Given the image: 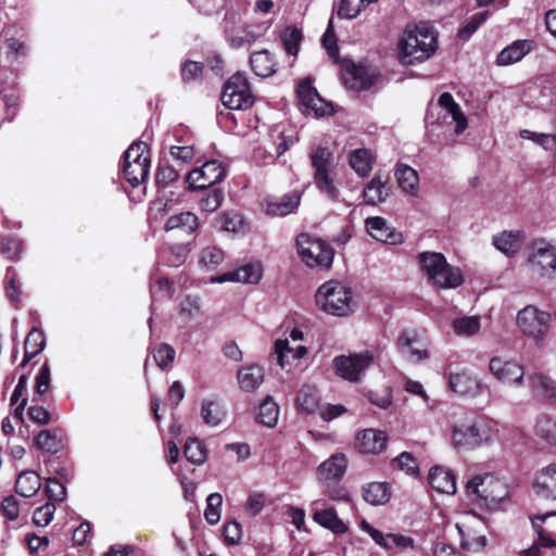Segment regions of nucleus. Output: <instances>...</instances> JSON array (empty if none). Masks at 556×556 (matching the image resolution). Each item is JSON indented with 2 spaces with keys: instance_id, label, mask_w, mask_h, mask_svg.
I'll use <instances>...</instances> for the list:
<instances>
[{
  "instance_id": "obj_5",
  "label": "nucleus",
  "mask_w": 556,
  "mask_h": 556,
  "mask_svg": "<svg viewBox=\"0 0 556 556\" xmlns=\"http://www.w3.org/2000/svg\"><path fill=\"white\" fill-rule=\"evenodd\" d=\"M301 260L311 268L329 269L333 262L334 252L325 241L308 233H300L295 240Z\"/></svg>"
},
{
  "instance_id": "obj_32",
  "label": "nucleus",
  "mask_w": 556,
  "mask_h": 556,
  "mask_svg": "<svg viewBox=\"0 0 556 556\" xmlns=\"http://www.w3.org/2000/svg\"><path fill=\"white\" fill-rule=\"evenodd\" d=\"M362 495L370 505H384L391 497V488L388 482H370L362 488Z\"/></svg>"
},
{
  "instance_id": "obj_38",
  "label": "nucleus",
  "mask_w": 556,
  "mask_h": 556,
  "mask_svg": "<svg viewBox=\"0 0 556 556\" xmlns=\"http://www.w3.org/2000/svg\"><path fill=\"white\" fill-rule=\"evenodd\" d=\"M320 396L314 386H303L296 394L295 404L298 410L304 414H312L318 407Z\"/></svg>"
},
{
  "instance_id": "obj_4",
  "label": "nucleus",
  "mask_w": 556,
  "mask_h": 556,
  "mask_svg": "<svg viewBox=\"0 0 556 556\" xmlns=\"http://www.w3.org/2000/svg\"><path fill=\"white\" fill-rule=\"evenodd\" d=\"M497 432V424L486 417H479L471 425H455L452 443L457 448L471 450L488 443Z\"/></svg>"
},
{
  "instance_id": "obj_9",
  "label": "nucleus",
  "mask_w": 556,
  "mask_h": 556,
  "mask_svg": "<svg viewBox=\"0 0 556 556\" xmlns=\"http://www.w3.org/2000/svg\"><path fill=\"white\" fill-rule=\"evenodd\" d=\"M220 98L223 104L230 110H248L254 103L248 78L240 72L228 78Z\"/></svg>"
},
{
  "instance_id": "obj_30",
  "label": "nucleus",
  "mask_w": 556,
  "mask_h": 556,
  "mask_svg": "<svg viewBox=\"0 0 556 556\" xmlns=\"http://www.w3.org/2000/svg\"><path fill=\"white\" fill-rule=\"evenodd\" d=\"M199 226L198 216L192 212L186 211L169 216L164 224V230L168 232L179 229L187 235H191Z\"/></svg>"
},
{
  "instance_id": "obj_44",
  "label": "nucleus",
  "mask_w": 556,
  "mask_h": 556,
  "mask_svg": "<svg viewBox=\"0 0 556 556\" xmlns=\"http://www.w3.org/2000/svg\"><path fill=\"white\" fill-rule=\"evenodd\" d=\"M201 416L205 425L215 427L218 426L225 417L219 403L215 401L205 400L202 402Z\"/></svg>"
},
{
  "instance_id": "obj_46",
  "label": "nucleus",
  "mask_w": 556,
  "mask_h": 556,
  "mask_svg": "<svg viewBox=\"0 0 556 556\" xmlns=\"http://www.w3.org/2000/svg\"><path fill=\"white\" fill-rule=\"evenodd\" d=\"M204 190L205 193L200 199V208L204 212L213 213L222 205L224 191L219 187H211Z\"/></svg>"
},
{
  "instance_id": "obj_27",
  "label": "nucleus",
  "mask_w": 556,
  "mask_h": 556,
  "mask_svg": "<svg viewBox=\"0 0 556 556\" xmlns=\"http://www.w3.org/2000/svg\"><path fill=\"white\" fill-rule=\"evenodd\" d=\"M296 94L303 106L308 110H313L318 116H323L325 114L319 106V104L323 103V99L318 94L316 88L313 87L309 78H305L298 85Z\"/></svg>"
},
{
  "instance_id": "obj_18",
  "label": "nucleus",
  "mask_w": 556,
  "mask_h": 556,
  "mask_svg": "<svg viewBox=\"0 0 556 556\" xmlns=\"http://www.w3.org/2000/svg\"><path fill=\"white\" fill-rule=\"evenodd\" d=\"M388 442V435L384 431L377 429H364L355 437V448L361 454L377 455L381 453Z\"/></svg>"
},
{
  "instance_id": "obj_24",
  "label": "nucleus",
  "mask_w": 556,
  "mask_h": 556,
  "mask_svg": "<svg viewBox=\"0 0 556 556\" xmlns=\"http://www.w3.org/2000/svg\"><path fill=\"white\" fill-rule=\"evenodd\" d=\"M428 480L430 485L440 493L454 494L456 492V476L447 468L432 467Z\"/></svg>"
},
{
  "instance_id": "obj_15",
  "label": "nucleus",
  "mask_w": 556,
  "mask_h": 556,
  "mask_svg": "<svg viewBox=\"0 0 556 556\" xmlns=\"http://www.w3.org/2000/svg\"><path fill=\"white\" fill-rule=\"evenodd\" d=\"M450 389L460 395L467 397H476L481 393V380L470 370L464 368L457 372L448 374Z\"/></svg>"
},
{
  "instance_id": "obj_54",
  "label": "nucleus",
  "mask_w": 556,
  "mask_h": 556,
  "mask_svg": "<svg viewBox=\"0 0 556 556\" xmlns=\"http://www.w3.org/2000/svg\"><path fill=\"white\" fill-rule=\"evenodd\" d=\"M323 47L326 49L329 58L337 63L339 60V47L333 27V18L330 17L327 28L321 37Z\"/></svg>"
},
{
  "instance_id": "obj_33",
  "label": "nucleus",
  "mask_w": 556,
  "mask_h": 556,
  "mask_svg": "<svg viewBox=\"0 0 556 556\" xmlns=\"http://www.w3.org/2000/svg\"><path fill=\"white\" fill-rule=\"evenodd\" d=\"M523 236L520 231H503L493 236V245L507 256H513L521 247Z\"/></svg>"
},
{
  "instance_id": "obj_41",
  "label": "nucleus",
  "mask_w": 556,
  "mask_h": 556,
  "mask_svg": "<svg viewBox=\"0 0 556 556\" xmlns=\"http://www.w3.org/2000/svg\"><path fill=\"white\" fill-rule=\"evenodd\" d=\"M372 162V155L368 149L361 148L350 153L349 163L361 177H366L371 172Z\"/></svg>"
},
{
  "instance_id": "obj_40",
  "label": "nucleus",
  "mask_w": 556,
  "mask_h": 556,
  "mask_svg": "<svg viewBox=\"0 0 556 556\" xmlns=\"http://www.w3.org/2000/svg\"><path fill=\"white\" fill-rule=\"evenodd\" d=\"M150 165L147 163H123L122 166V174L123 178L131 186V187H138L146 182Z\"/></svg>"
},
{
  "instance_id": "obj_34",
  "label": "nucleus",
  "mask_w": 556,
  "mask_h": 556,
  "mask_svg": "<svg viewBox=\"0 0 556 556\" xmlns=\"http://www.w3.org/2000/svg\"><path fill=\"white\" fill-rule=\"evenodd\" d=\"M250 65L254 74L260 77H269L276 73V62L265 49L251 54Z\"/></svg>"
},
{
  "instance_id": "obj_43",
  "label": "nucleus",
  "mask_w": 556,
  "mask_h": 556,
  "mask_svg": "<svg viewBox=\"0 0 556 556\" xmlns=\"http://www.w3.org/2000/svg\"><path fill=\"white\" fill-rule=\"evenodd\" d=\"M279 416V406L271 396H266L260 404L257 420L266 427L276 426Z\"/></svg>"
},
{
  "instance_id": "obj_21",
  "label": "nucleus",
  "mask_w": 556,
  "mask_h": 556,
  "mask_svg": "<svg viewBox=\"0 0 556 556\" xmlns=\"http://www.w3.org/2000/svg\"><path fill=\"white\" fill-rule=\"evenodd\" d=\"M366 227L368 233L377 241L392 245L402 243L403 241L402 233L389 226L383 217H368L366 219Z\"/></svg>"
},
{
  "instance_id": "obj_7",
  "label": "nucleus",
  "mask_w": 556,
  "mask_h": 556,
  "mask_svg": "<svg viewBox=\"0 0 556 556\" xmlns=\"http://www.w3.org/2000/svg\"><path fill=\"white\" fill-rule=\"evenodd\" d=\"M375 354L370 350L349 355H337L332 359V368L338 377L349 382H358L367 369L374 364Z\"/></svg>"
},
{
  "instance_id": "obj_57",
  "label": "nucleus",
  "mask_w": 556,
  "mask_h": 556,
  "mask_svg": "<svg viewBox=\"0 0 556 556\" xmlns=\"http://www.w3.org/2000/svg\"><path fill=\"white\" fill-rule=\"evenodd\" d=\"M392 466L405 471L412 477H417L419 473L418 463L416 458L408 452H403L397 457L392 459Z\"/></svg>"
},
{
  "instance_id": "obj_53",
  "label": "nucleus",
  "mask_w": 556,
  "mask_h": 556,
  "mask_svg": "<svg viewBox=\"0 0 556 556\" xmlns=\"http://www.w3.org/2000/svg\"><path fill=\"white\" fill-rule=\"evenodd\" d=\"M184 455L190 463L200 465L206 459V450L200 440L189 439L185 443Z\"/></svg>"
},
{
  "instance_id": "obj_63",
  "label": "nucleus",
  "mask_w": 556,
  "mask_h": 556,
  "mask_svg": "<svg viewBox=\"0 0 556 556\" xmlns=\"http://www.w3.org/2000/svg\"><path fill=\"white\" fill-rule=\"evenodd\" d=\"M359 528L366 532L380 547L384 549L392 548V544L389 542V534L384 535L381 531L374 528L367 520H362Z\"/></svg>"
},
{
  "instance_id": "obj_52",
  "label": "nucleus",
  "mask_w": 556,
  "mask_h": 556,
  "mask_svg": "<svg viewBox=\"0 0 556 556\" xmlns=\"http://www.w3.org/2000/svg\"><path fill=\"white\" fill-rule=\"evenodd\" d=\"M535 433L547 443L556 445V420L543 415L536 420Z\"/></svg>"
},
{
  "instance_id": "obj_17",
  "label": "nucleus",
  "mask_w": 556,
  "mask_h": 556,
  "mask_svg": "<svg viewBox=\"0 0 556 556\" xmlns=\"http://www.w3.org/2000/svg\"><path fill=\"white\" fill-rule=\"evenodd\" d=\"M346 468V456L343 453H336L317 467L316 475L321 483L329 485L339 483L344 477Z\"/></svg>"
},
{
  "instance_id": "obj_2",
  "label": "nucleus",
  "mask_w": 556,
  "mask_h": 556,
  "mask_svg": "<svg viewBox=\"0 0 556 556\" xmlns=\"http://www.w3.org/2000/svg\"><path fill=\"white\" fill-rule=\"evenodd\" d=\"M468 498L480 508L497 509L509 495L508 486L491 473L472 477L466 484Z\"/></svg>"
},
{
  "instance_id": "obj_64",
  "label": "nucleus",
  "mask_w": 556,
  "mask_h": 556,
  "mask_svg": "<svg viewBox=\"0 0 556 556\" xmlns=\"http://www.w3.org/2000/svg\"><path fill=\"white\" fill-rule=\"evenodd\" d=\"M46 346V338L42 330L33 328L26 336L24 350H33L37 353L43 351Z\"/></svg>"
},
{
  "instance_id": "obj_49",
  "label": "nucleus",
  "mask_w": 556,
  "mask_h": 556,
  "mask_svg": "<svg viewBox=\"0 0 556 556\" xmlns=\"http://www.w3.org/2000/svg\"><path fill=\"white\" fill-rule=\"evenodd\" d=\"M224 251L216 245H208L201 251L200 264L207 270L216 269L224 261Z\"/></svg>"
},
{
  "instance_id": "obj_61",
  "label": "nucleus",
  "mask_w": 556,
  "mask_h": 556,
  "mask_svg": "<svg viewBox=\"0 0 556 556\" xmlns=\"http://www.w3.org/2000/svg\"><path fill=\"white\" fill-rule=\"evenodd\" d=\"M178 170L170 165L160 164L155 175V181L159 188H166L169 184L177 180Z\"/></svg>"
},
{
  "instance_id": "obj_60",
  "label": "nucleus",
  "mask_w": 556,
  "mask_h": 556,
  "mask_svg": "<svg viewBox=\"0 0 556 556\" xmlns=\"http://www.w3.org/2000/svg\"><path fill=\"white\" fill-rule=\"evenodd\" d=\"M204 64L202 62H195L186 60L180 65V75L184 83L197 80L202 76Z\"/></svg>"
},
{
  "instance_id": "obj_26",
  "label": "nucleus",
  "mask_w": 556,
  "mask_h": 556,
  "mask_svg": "<svg viewBox=\"0 0 556 556\" xmlns=\"http://www.w3.org/2000/svg\"><path fill=\"white\" fill-rule=\"evenodd\" d=\"M270 26L271 23L268 21L248 25L243 28V35H236L229 38V45L235 49L250 46L254 43L258 38L263 37L270 28Z\"/></svg>"
},
{
  "instance_id": "obj_1",
  "label": "nucleus",
  "mask_w": 556,
  "mask_h": 556,
  "mask_svg": "<svg viewBox=\"0 0 556 556\" xmlns=\"http://www.w3.org/2000/svg\"><path fill=\"white\" fill-rule=\"evenodd\" d=\"M438 48V36L426 22L407 27L399 41L400 60L404 64H415L428 60Z\"/></svg>"
},
{
  "instance_id": "obj_19",
  "label": "nucleus",
  "mask_w": 556,
  "mask_h": 556,
  "mask_svg": "<svg viewBox=\"0 0 556 556\" xmlns=\"http://www.w3.org/2000/svg\"><path fill=\"white\" fill-rule=\"evenodd\" d=\"M263 269L260 263H249L233 270L224 273L212 278V282L223 283L226 281L257 283L262 278Z\"/></svg>"
},
{
  "instance_id": "obj_8",
  "label": "nucleus",
  "mask_w": 556,
  "mask_h": 556,
  "mask_svg": "<svg viewBox=\"0 0 556 556\" xmlns=\"http://www.w3.org/2000/svg\"><path fill=\"white\" fill-rule=\"evenodd\" d=\"M309 157L314 168V182L317 189L331 200H336L339 195V190L334 186L332 176V152L327 148L317 147Z\"/></svg>"
},
{
  "instance_id": "obj_37",
  "label": "nucleus",
  "mask_w": 556,
  "mask_h": 556,
  "mask_svg": "<svg viewBox=\"0 0 556 556\" xmlns=\"http://www.w3.org/2000/svg\"><path fill=\"white\" fill-rule=\"evenodd\" d=\"M395 178L399 187L406 193L416 194L418 191L419 177L416 169L409 165L400 163L395 168Z\"/></svg>"
},
{
  "instance_id": "obj_39",
  "label": "nucleus",
  "mask_w": 556,
  "mask_h": 556,
  "mask_svg": "<svg viewBox=\"0 0 556 556\" xmlns=\"http://www.w3.org/2000/svg\"><path fill=\"white\" fill-rule=\"evenodd\" d=\"M35 445L45 453L55 454L63 447L62 435L58 430H41L35 438Z\"/></svg>"
},
{
  "instance_id": "obj_6",
  "label": "nucleus",
  "mask_w": 556,
  "mask_h": 556,
  "mask_svg": "<svg viewBox=\"0 0 556 556\" xmlns=\"http://www.w3.org/2000/svg\"><path fill=\"white\" fill-rule=\"evenodd\" d=\"M351 290L337 281H327L316 293V302L321 309L334 316H344L351 312Z\"/></svg>"
},
{
  "instance_id": "obj_55",
  "label": "nucleus",
  "mask_w": 556,
  "mask_h": 556,
  "mask_svg": "<svg viewBox=\"0 0 556 556\" xmlns=\"http://www.w3.org/2000/svg\"><path fill=\"white\" fill-rule=\"evenodd\" d=\"M223 497L219 493H211L206 497V507L204 510V518L207 523L216 525L220 519V507Z\"/></svg>"
},
{
  "instance_id": "obj_20",
  "label": "nucleus",
  "mask_w": 556,
  "mask_h": 556,
  "mask_svg": "<svg viewBox=\"0 0 556 556\" xmlns=\"http://www.w3.org/2000/svg\"><path fill=\"white\" fill-rule=\"evenodd\" d=\"M535 48V42L531 39H517L505 47L496 56L495 63L498 66H507L521 61L527 54Z\"/></svg>"
},
{
  "instance_id": "obj_11",
  "label": "nucleus",
  "mask_w": 556,
  "mask_h": 556,
  "mask_svg": "<svg viewBox=\"0 0 556 556\" xmlns=\"http://www.w3.org/2000/svg\"><path fill=\"white\" fill-rule=\"evenodd\" d=\"M227 175V169L217 160L206 161L202 166L188 173L187 182L190 189L204 190L219 184Z\"/></svg>"
},
{
  "instance_id": "obj_29",
  "label": "nucleus",
  "mask_w": 556,
  "mask_h": 556,
  "mask_svg": "<svg viewBox=\"0 0 556 556\" xmlns=\"http://www.w3.org/2000/svg\"><path fill=\"white\" fill-rule=\"evenodd\" d=\"M238 383L245 392L255 391L264 381V369L258 365H247L238 370Z\"/></svg>"
},
{
  "instance_id": "obj_50",
  "label": "nucleus",
  "mask_w": 556,
  "mask_h": 556,
  "mask_svg": "<svg viewBox=\"0 0 556 556\" xmlns=\"http://www.w3.org/2000/svg\"><path fill=\"white\" fill-rule=\"evenodd\" d=\"M5 293L9 300L17 306L21 301V282L13 267H8L4 277Z\"/></svg>"
},
{
  "instance_id": "obj_13",
  "label": "nucleus",
  "mask_w": 556,
  "mask_h": 556,
  "mask_svg": "<svg viewBox=\"0 0 556 556\" xmlns=\"http://www.w3.org/2000/svg\"><path fill=\"white\" fill-rule=\"evenodd\" d=\"M401 355L409 363L417 364L429 357L426 344L417 329H404L396 341Z\"/></svg>"
},
{
  "instance_id": "obj_35",
  "label": "nucleus",
  "mask_w": 556,
  "mask_h": 556,
  "mask_svg": "<svg viewBox=\"0 0 556 556\" xmlns=\"http://www.w3.org/2000/svg\"><path fill=\"white\" fill-rule=\"evenodd\" d=\"M40 488L41 478L33 470L22 471L15 481V492L23 497L34 496Z\"/></svg>"
},
{
  "instance_id": "obj_12",
  "label": "nucleus",
  "mask_w": 556,
  "mask_h": 556,
  "mask_svg": "<svg viewBox=\"0 0 556 556\" xmlns=\"http://www.w3.org/2000/svg\"><path fill=\"white\" fill-rule=\"evenodd\" d=\"M381 78L377 66L359 62L346 68L343 80L344 85L355 91H367L376 86Z\"/></svg>"
},
{
  "instance_id": "obj_3",
  "label": "nucleus",
  "mask_w": 556,
  "mask_h": 556,
  "mask_svg": "<svg viewBox=\"0 0 556 556\" xmlns=\"http://www.w3.org/2000/svg\"><path fill=\"white\" fill-rule=\"evenodd\" d=\"M420 270L428 281L437 288L454 289L464 282L462 270L450 265L440 252H421L417 256Z\"/></svg>"
},
{
  "instance_id": "obj_14",
  "label": "nucleus",
  "mask_w": 556,
  "mask_h": 556,
  "mask_svg": "<svg viewBox=\"0 0 556 556\" xmlns=\"http://www.w3.org/2000/svg\"><path fill=\"white\" fill-rule=\"evenodd\" d=\"M489 370L503 384L520 387L523 383L525 369L516 361L494 356L490 359Z\"/></svg>"
},
{
  "instance_id": "obj_22",
  "label": "nucleus",
  "mask_w": 556,
  "mask_h": 556,
  "mask_svg": "<svg viewBox=\"0 0 556 556\" xmlns=\"http://www.w3.org/2000/svg\"><path fill=\"white\" fill-rule=\"evenodd\" d=\"M388 177L384 179L376 174L364 187L363 198L368 205H378L386 202L391 194V187L388 185Z\"/></svg>"
},
{
  "instance_id": "obj_51",
  "label": "nucleus",
  "mask_w": 556,
  "mask_h": 556,
  "mask_svg": "<svg viewBox=\"0 0 556 556\" xmlns=\"http://www.w3.org/2000/svg\"><path fill=\"white\" fill-rule=\"evenodd\" d=\"M216 225L220 230L238 232L243 228V217L235 211L224 212L217 216Z\"/></svg>"
},
{
  "instance_id": "obj_56",
  "label": "nucleus",
  "mask_w": 556,
  "mask_h": 556,
  "mask_svg": "<svg viewBox=\"0 0 556 556\" xmlns=\"http://www.w3.org/2000/svg\"><path fill=\"white\" fill-rule=\"evenodd\" d=\"M453 329L459 336H472L480 329V319L477 316L457 318L453 321Z\"/></svg>"
},
{
  "instance_id": "obj_16",
  "label": "nucleus",
  "mask_w": 556,
  "mask_h": 556,
  "mask_svg": "<svg viewBox=\"0 0 556 556\" xmlns=\"http://www.w3.org/2000/svg\"><path fill=\"white\" fill-rule=\"evenodd\" d=\"M528 262L541 269V276L556 277V250L543 240L535 241L533 252L529 256Z\"/></svg>"
},
{
  "instance_id": "obj_25",
  "label": "nucleus",
  "mask_w": 556,
  "mask_h": 556,
  "mask_svg": "<svg viewBox=\"0 0 556 556\" xmlns=\"http://www.w3.org/2000/svg\"><path fill=\"white\" fill-rule=\"evenodd\" d=\"M438 105L445 111L446 115L451 116L452 121L455 122V132L462 134L468 126V122L458 103L455 102L453 96L450 92H443L438 100Z\"/></svg>"
},
{
  "instance_id": "obj_10",
  "label": "nucleus",
  "mask_w": 556,
  "mask_h": 556,
  "mask_svg": "<svg viewBox=\"0 0 556 556\" xmlns=\"http://www.w3.org/2000/svg\"><path fill=\"white\" fill-rule=\"evenodd\" d=\"M551 314L528 305L517 314V325L521 332L535 340L543 341L549 330Z\"/></svg>"
},
{
  "instance_id": "obj_48",
  "label": "nucleus",
  "mask_w": 556,
  "mask_h": 556,
  "mask_svg": "<svg viewBox=\"0 0 556 556\" xmlns=\"http://www.w3.org/2000/svg\"><path fill=\"white\" fill-rule=\"evenodd\" d=\"M281 42L286 52L290 55H296L303 39L302 30L296 27H287L280 35Z\"/></svg>"
},
{
  "instance_id": "obj_28",
  "label": "nucleus",
  "mask_w": 556,
  "mask_h": 556,
  "mask_svg": "<svg viewBox=\"0 0 556 556\" xmlns=\"http://www.w3.org/2000/svg\"><path fill=\"white\" fill-rule=\"evenodd\" d=\"M533 395L545 402L556 403V384L543 374H533L529 377Z\"/></svg>"
},
{
  "instance_id": "obj_31",
  "label": "nucleus",
  "mask_w": 556,
  "mask_h": 556,
  "mask_svg": "<svg viewBox=\"0 0 556 556\" xmlns=\"http://www.w3.org/2000/svg\"><path fill=\"white\" fill-rule=\"evenodd\" d=\"M275 354L277 356V364L281 369H285L290 364V358L301 359L307 354L305 345H299L295 349L291 348L288 339H277L275 342Z\"/></svg>"
},
{
  "instance_id": "obj_62",
  "label": "nucleus",
  "mask_w": 556,
  "mask_h": 556,
  "mask_svg": "<svg viewBox=\"0 0 556 556\" xmlns=\"http://www.w3.org/2000/svg\"><path fill=\"white\" fill-rule=\"evenodd\" d=\"M54 513V504L46 503L45 505L35 509L33 514V522L38 527H46L52 521Z\"/></svg>"
},
{
  "instance_id": "obj_59",
  "label": "nucleus",
  "mask_w": 556,
  "mask_h": 556,
  "mask_svg": "<svg viewBox=\"0 0 556 556\" xmlns=\"http://www.w3.org/2000/svg\"><path fill=\"white\" fill-rule=\"evenodd\" d=\"M153 358L160 368H169L175 358V350L169 344H160L153 350Z\"/></svg>"
},
{
  "instance_id": "obj_47",
  "label": "nucleus",
  "mask_w": 556,
  "mask_h": 556,
  "mask_svg": "<svg viewBox=\"0 0 556 556\" xmlns=\"http://www.w3.org/2000/svg\"><path fill=\"white\" fill-rule=\"evenodd\" d=\"M491 11L485 10L473 14L469 21L458 30L457 37L463 41H468L479 27L490 17Z\"/></svg>"
},
{
  "instance_id": "obj_58",
  "label": "nucleus",
  "mask_w": 556,
  "mask_h": 556,
  "mask_svg": "<svg viewBox=\"0 0 556 556\" xmlns=\"http://www.w3.org/2000/svg\"><path fill=\"white\" fill-rule=\"evenodd\" d=\"M0 252L9 260L15 261L22 253V243L12 236L0 237Z\"/></svg>"
},
{
  "instance_id": "obj_45",
  "label": "nucleus",
  "mask_w": 556,
  "mask_h": 556,
  "mask_svg": "<svg viewBox=\"0 0 556 556\" xmlns=\"http://www.w3.org/2000/svg\"><path fill=\"white\" fill-rule=\"evenodd\" d=\"M147 163L151 164L150 151L142 141L132 142L123 154V163Z\"/></svg>"
},
{
  "instance_id": "obj_42",
  "label": "nucleus",
  "mask_w": 556,
  "mask_h": 556,
  "mask_svg": "<svg viewBox=\"0 0 556 556\" xmlns=\"http://www.w3.org/2000/svg\"><path fill=\"white\" fill-rule=\"evenodd\" d=\"M300 199V195L295 192L285 194L279 201L267 204L266 214L273 216H286L299 206Z\"/></svg>"
},
{
  "instance_id": "obj_36",
  "label": "nucleus",
  "mask_w": 556,
  "mask_h": 556,
  "mask_svg": "<svg viewBox=\"0 0 556 556\" xmlns=\"http://www.w3.org/2000/svg\"><path fill=\"white\" fill-rule=\"evenodd\" d=\"M313 519L319 526H321L325 529L330 530L334 534H343L348 531V527L338 517L334 508H326V509L315 510L313 514Z\"/></svg>"
},
{
  "instance_id": "obj_23",
  "label": "nucleus",
  "mask_w": 556,
  "mask_h": 556,
  "mask_svg": "<svg viewBox=\"0 0 556 556\" xmlns=\"http://www.w3.org/2000/svg\"><path fill=\"white\" fill-rule=\"evenodd\" d=\"M538 496L546 500H556V465L551 464L541 469L533 483Z\"/></svg>"
}]
</instances>
